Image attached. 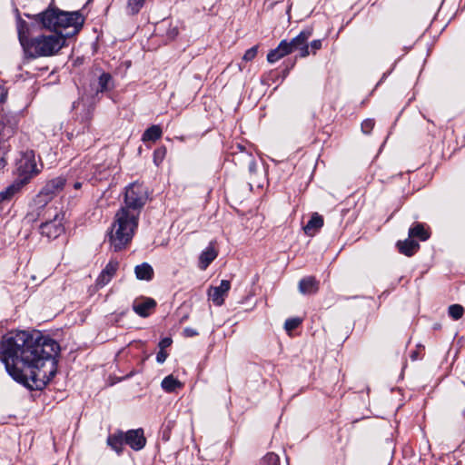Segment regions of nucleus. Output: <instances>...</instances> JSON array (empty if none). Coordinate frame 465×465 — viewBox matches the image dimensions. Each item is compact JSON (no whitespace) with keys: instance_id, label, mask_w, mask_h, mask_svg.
Returning a JSON list of instances; mask_svg holds the SVG:
<instances>
[{"instance_id":"nucleus-32","label":"nucleus","mask_w":465,"mask_h":465,"mask_svg":"<svg viewBox=\"0 0 465 465\" xmlns=\"http://www.w3.org/2000/svg\"><path fill=\"white\" fill-rule=\"evenodd\" d=\"M166 149L164 147L159 148L153 153L154 163L158 165L165 156Z\"/></svg>"},{"instance_id":"nucleus-12","label":"nucleus","mask_w":465,"mask_h":465,"mask_svg":"<svg viewBox=\"0 0 465 465\" xmlns=\"http://www.w3.org/2000/svg\"><path fill=\"white\" fill-rule=\"evenodd\" d=\"M15 13H16L15 20H16L17 36H18L19 43L24 50L26 43H29V40H31V38L33 37V36H30L31 27H30V25L26 21L22 19L18 9L15 10Z\"/></svg>"},{"instance_id":"nucleus-28","label":"nucleus","mask_w":465,"mask_h":465,"mask_svg":"<svg viewBox=\"0 0 465 465\" xmlns=\"http://www.w3.org/2000/svg\"><path fill=\"white\" fill-rule=\"evenodd\" d=\"M119 263L117 261H110L103 272H105L106 275L113 278L118 269Z\"/></svg>"},{"instance_id":"nucleus-23","label":"nucleus","mask_w":465,"mask_h":465,"mask_svg":"<svg viewBox=\"0 0 465 465\" xmlns=\"http://www.w3.org/2000/svg\"><path fill=\"white\" fill-rule=\"evenodd\" d=\"M183 387V384L180 381H178L176 378H174L173 375H169L165 377L162 381V388L166 392H173L177 389H180Z\"/></svg>"},{"instance_id":"nucleus-33","label":"nucleus","mask_w":465,"mask_h":465,"mask_svg":"<svg viewBox=\"0 0 465 465\" xmlns=\"http://www.w3.org/2000/svg\"><path fill=\"white\" fill-rule=\"evenodd\" d=\"M374 120L373 119H366L361 123V130L364 134H370L371 131L374 127Z\"/></svg>"},{"instance_id":"nucleus-4","label":"nucleus","mask_w":465,"mask_h":465,"mask_svg":"<svg viewBox=\"0 0 465 465\" xmlns=\"http://www.w3.org/2000/svg\"><path fill=\"white\" fill-rule=\"evenodd\" d=\"M64 45L65 37L62 34H41L33 36L23 51L28 59L49 57L57 54Z\"/></svg>"},{"instance_id":"nucleus-30","label":"nucleus","mask_w":465,"mask_h":465,"mask_svg":"<svg viewBox=\"0 0 465 465\" xmlns=\"http://www.w3.org/2000/svg\"><path fill=\"white\" fill-rule=\"evenodd\" d=\"M302 323V320L300 318H291L286 320L284 323V328L287 331H291L296 329Z\"/></svg>"},{"instance_id":"nucleus-27","label":"nucleus","mask_w":465,"mask_h":465,"mask_svg":"<svg viewBox=\"0 0 465 465\" xmlns=\"http://www.w3.org/2000/svg\"><path fill=\"white\" fill-rule=\"evenodd\" d=\"M464 313V309L460 304H452L449 307V315L453 320H459L462 317Z\"/></svg>"},{"instance_id":"nucleus-38","label":"nucleus","mask_w":465,"mask_h":465,"mask_svg":"<svg viewBox=\"0 0 465 465\" xmlns=\"http://www.w3.org/2000/svg\"><path fill=\"white\" fill-rule=\"evenodd\" d=\"M8 91L5 86H0V103H5L7 98Z\"/></svg>"},{"instance_id":"nucleus-5","label":"nucleus","mask_w":465,"mask_h":465,"mask_svg":"<svg viewBox=\"0 0 465 465\" xmlns=\"http://www.w3.org/2000/svg\"><path fill=\"white\" fill-rule=\"evenodd\" d=\"M44 222L40 225L41 233L49 239H55L64 232L63 221L64 213L54 205L46 206L37 213Z\"/></svg>"},{"instance_id":"nucleus-6","label":"nucleus","mask_w":465,"mask_h":465,"mask_svg":"<svg viewBox=\"0 0 465 465\" xmlns=\"http://www.w3.org/2000/svg\"><path fill=\"white\" fill-rule=\"evenodd\" d=\"M148 199L147 189L139 183H134L126 188L124 194V206L130 211H135L140 215L141 210Z\"/></svg>"},{"instance_id":"nucleus-11","label":"nucleus","mask_w":465,"mask_h":465,"mask_svg":"<svg viewBox=\"0 0 465 465\" xmlns=\"http://www.w3.org/2000/svg\"><path fill=\"white\" fill-rule=\"evenodd\" d=\"M124 442L134 450H142L146 443L143 429L128 430L124 434Z\"/></svg>"},{"instance_id":"nucleus-18","label":"nucleus","mask_w":465,"mask_h":465,"mask_svg":"<svg viewBox=\"0 0 465 465\" xmlns=\"http://www.w3.org/2000/svg\"><path fill=\"white\" fill-rule=\"evenodd\" d=\"M290 54V50H287V41L282 40L277 48L272 50L268 55L267 60L269 63H275L280 60L282 57Z\"/></svg>"},{"instance_id":"nucleus-20","label":"nucleus","mask_w":465,"mask_h":465,"mask_svg":"<svg viewBox=\"0 0 465 465\" xmlns=\"http://www.w3.org/2000/svg\"><path fill=\"white\" fill-rule=\"evenodd\" d=\"M24 185L23 182L15 179L12 184L0 192V203L11 200V198L17 193Z\"/></svg>"},{"instance_id":"nucleus-37","label":"nucleus","mask_w":465,"mask_h":465,"mask_svg":"<svg viewBox=\"0 0 465 465\" xmlns=\"http://www.w3.org/2000/svg\"><path fill=\"white\" fill-rule=\"evenodd\" d=\"M168 354L163 351L160 350L156 355V361L159 363H163L167 358Z\"/></svg>"},{"instance_id":"nucleus-9","label":"nucleus","mask_w":465,"mask_h":465,"mask_svg":"<svg viewBox=\"0 0 465 465\" xmlns=\"http://www.w3.org/2000/svg\"><path fill=\"white\" fill-rule=\"evenodd\" d=\"M312 35V28H306L302 30L296 37L291 42H287V50H290V54L293 51H299L301 57H305L310 54L309 45L307 44L308 39Z\"/></svg>"},{"instance_id":"nucleus-35","label":"nucleus","mask_w":465,"mask_h":465,"mask_svg":"<svg viewBox=\"0 0 465 465\" xmlns=\"http://www.w3.org/2000/svg\"><path fill=\"white\" fill-rule=\"evenodd\" d=\"M179 34L178 28L176 26L170 27L167 32L166 35L170 40H173Z\"/></svg>"},{"instance_id":"nucleus-40","label":"nucleus","mask_w":465,"mask_h":465,"mask_svg":"<svg viewBox=\"0 0 465 465\" xmlns=\"http://www.w3.org/2000/svg\"><path fill=\"white\" fill-rule=\"evenodd\" d=\"M311 47L313 50V53H315L317 50L321 49V47H322V41L321 40H313L311 43Z\"/></svg>"},{"instance_id":"nucleus-25","label":"nucleus","mask_w":465,"mask_h":465,"mask_svg":"<svg viewBox=\"0 0 465 465\" xmlns=\"http://www.w3.org/2000/svg\"><path fill=\"white\" fill-rule=\"evenodd\" d=\"M112 76L108 73H103L98 79L97 93H103L110 89Z\"/></svg>"},{"instance_id":"nucleus-41","label":"nucleus","mask_w":465,"mask_h":465,"mask_svg":"<svg viewBox=\"0 0 465 465\" xmlns=\"http://www.w3.org/2000/svg\"><path fill=\"white\" fill-rule=\"evenodd\" d=\"M92 114H93V108L92 107H89L83 118V120L84 121H89L91 118H92Z\"/></svg>"},{"instance_id":"nucleus-13","label":"nucleus","mask_w":465,"mask_h":465,"mask_svg":"<svg viewBox=\"0 0 465 465\" xmlns=\"http://www.w3.org/2000/svg\"><path fill=\"white\" fill-rule=\"evenodd\" d=\"M156 306V302L152 298H140L134 300L133 310L141 317L149 316L152 310Z\"/></svg>"},{"instance_id":"nucleus-7","label":"nucleus","mask_w":465,"mask_h":465,"mask_svg":"<svg viewBox=\"0 0 465 465\" xmlns=\"http://www.w3.org/2000/svg\"><path fill=\"white\" fill-rule=\"evenodd\" d=\"M15 166L16 179L23 182L24 184L28 183L31 178L39 173L33 151L22 153L20 158L16 160Z\"/></svg>"},{"instance_id":"nucleus-36","label":"nucleus","mask_w":465,"mask_h":465,"mask_svg":"<svg viewBox=\"0 0 465 465\" xmlns=\"http://www.w3.org/2000/svg\"><path fill=\"white\" fill-rule=\"evenodd\" d=\"M183 335L187 338H191V337H194V336L198 335V331L193 328L186 327L183 330Z\"/></svg>"},{"instance_id":"nucleus-16","label":"nucleus","mask_w":465,"mask_h":465,"mask_svg":"<svg viewBox=\"0 0 465 465\" xmlns=\"http://www.w3.org/2000/svg\"><path fill=\"white\" fill-rule=\"evenodd\" d=\"M319 289V283L312 276L305 277L299 282V291L302 294L315 293Z\"/></svg>"},{"instance_id":"nucleus-14","label":"nucleus","mask_w":465,"mask_h":465,"mask_svg":"<svg viewBox=\"0 0 465 465\" xmlns=\"http://www.w3.org/2000/svg\"><path fill=\"white\" fill-rule=\"evenodd\" d=\"M218 251L215 248V242H211L209 246L202 252L199 257V268L206 270L210 263L217 257Z\"/></svg>"},{"instance_id":"nucleus-17","label":"nucleus","mask_w":465,"mask_h":465,"mask_svg":"<svg viewBox=\"0 0 465 465\" xmlns=\"http://www.w3.org/2000/svg\"><path fill=\"white\" fill-rule=\"evenodd\" d=\"M322 226H323V218L317 213H314L312 215L308 223L303 227V230L307 235L312 236Z\"/></svg>"},{"instance_id":"nucleus-19","label":"nucleus","mask_w":465,"mask_h":465,"mask_svg":"<svg viewBox=\"0 0 465 465\" xmlns=\"http://www.w3.org/2000/svg\"><path fill=\"white\" fill-rule=\"evenodd\" d=\"M134 273L138 280L151 281L154 272L153 267L149 263L143 262L142 264L135 266Z\"/></svg>"},{"instance_id":"nucleus-31","label":"nucleus","mask_w":465,"mask_h":465,"mask_svg":"<svg viewBox=\"0 0 465 465\" xmlns=\"http://www.w3.org/2000/svg\"><path fill=\"white\" fill-rule=\"evenodd\" d=\"M257 53H258V45H254L245 52V54L242 56V60L245 62L252 61L257 55Z\"/></svg>"},{"instance_id":"nucleus-24","label":"nucleus","mask_w":465,"mask_h":465,"mask_svg":"<svg viewBox=\"0 0 465 465\" xmlns=\"http://www.w3.org/2000/svg\"><path fill=\"white\" fill-rule=\"evenodd\" d=\"M162 129L159 125H152L148 129L145 130V132L143 134L142 140L143 142H154L161 138L162 136Z\"/></svg>"},{"instance_id":"nucleus-43","label":"nucleus","mask_w":465,"mask_h":465,"mask_svg":"<svg viewBox=\"0 0 465 465\" xmlns=\"http://www.w3.org/2000/svg\"><path fill=\"white\" fill-rule=\"evenodd\" d=\"M80 104H81V102H80V101H78V102H76V103H74V108H78V107H79V105H80Z\"/></svg>"},{"instance_id":"nucleus-15","label":"nucleus","mask_w":465,"mask_h":465,"mask_svg":"<svg viewBox=\"0 0 465 465\" xmlns=\"http://www.w3.org/2000/svg\"><path fill=\"white\" fill-rule=\"evenodd\" d=\"M399 252L406 256H412L420 248V244L414 239H406L397 242Z\"/></svg>"},{"instance_id":"nucleus-26","label":"nucleus","mask_w":465,"mask_h":465,"mask_svg":"<svg viewBox=\"0 0 465 465\" xmlns=\"http://www.w3.org/2000/svg\"><path fill=\"white\" fill-rule=\"evenodd\" d=\"M145 0H128L127 11L130 15H136L143 7Z\"/></svg>"},{"instance_id":"nucleus-42","label":"nucleus","mask_w":465,"mask_h":465,"mask_svg":"<svg viewBox=\"0 0 465 465\" xmlns=\"http://www.w3.org/2000/svg\"><path fill=\"white\" fill-rule=\"evenodd\" d=\"M81 187H82V183H80V182H75V183H74V189L78 190V189H80Z\"/></svg>"},{"instance_id":"nucleus-10","label":"nucleus","mask_w":465,"mask_h":465,"mask_svg":"<svg viewBox=\"0 0 465 465\" xmlns=\"http://www.w3.org/2000/svg\"><path fill=\"white\" fill-rule=\"evenodd\" d=\"M231 288V282L227 280H222L219 286L211 287L208 291L209 299L217 306L224 302V298Z\"/></svg>"},{"instance_id":"nucleus-3","label":"nucleus","mask_w":465,"mask_h":465,"mask_svg":"<svg viewBox=\"0 0 465 465\" xmlns=\"http://www.w3.org/2000/svg\"><path fill=\"white\" fill-rule=\"evenodd\" d=\"M138 219L137 213L127 208H120L115 213L109 232V242L114 252L122 251L131 242L138 226Z\"/></svg>"},{"instance_id":"nucleus-21","label":"nucleus","mask_w":465,"mask_h":465,"mask_svg":"<svg viewBox=\"0 0 465 465\" xmlns=\"http://www.w3.org/2000/svg\"><path fill=\"white\" fill-rule=\"evenodd\" d=\"M409 237L411 239L418 238L420 241H426L430 237L429 232L424 228L422 223H414L409 230Z\"/></svg>"},{"instance_id":"nucleus-39","label":"nucleus","mask_w":465,"mask_h":465,"mask_svg":"<svg viewBox=\"0 0 465 465\" xmlns=\"http://www.w3.org/2000/svg\"><path fill=\"white\" fill-rule=\"evenodd\" d=\"M171 344H172V340L170 338H164L160 341L159 346H160L161 350H164L165 348L169 347Z\"/></svg>"},{"instance_id":"nucleus-8","label":"nucleus","mask_w":465,"mask_h":465,"mask_svg":"<svg viewBox=\"0 0 465 465\" xmlns=\"http://www.w3.org/2000/svg\"><path fill=\"white\" fill-rule=\"evenodd\" d=\"M64 184L65 179L63 177H56L47 182L35 199V203L39 206V209L42 210L48 206V200L59 193Z\"/></svg>"},{"instance_id":"nucleus-1","label":"nucleus","mask_w":465,"mask_h":465,"mask_svg":"<svg viewBox=\"0 0 465 465\" xmlns=\"http://www.w3.org/2000/svg\"><path fill=\"white\" fill-rule=\"evenodd\" d=\"M2 361L9 375L30 390H42L56 373L59 344L39 332L11 331L0 342Z\"/></svg>"},{"instance_id":"nucleus-34","label":"nucleus","mask_w":465,"mask_h":465,"mask_svg":"<svg viewBox=\"0 0 465 465\" xmlns=\"http://www.w3.org/2000/svg\"><path fill=\"white\" fill-rule=\"evenodd\" d=\"M111 279H112L111 277L106 275L105 272L102 271V272L100 273V275L98 276V278L96 280V285L98 287H103V286L106 285L111 281Z\"/></svg>"},{"instance_id":"nucleus-29","label":"nucleus","mask_w":465,"mask_h":465,"mask_svg":"<svg viewBox=\"0 0 465 465\" xmlns=\"http://www.w3.org/2000/svg\"><path fill=\"white\" fill-rule=\"evenodd\" d=\"M262 460L266 465H280L279 456L273 452L267 453Z\"/></svg>"},{"instance_id":"nucleus-22","label":"nucleus","mask_w":465,"mask_h":465,"mask_svg":"<svg viewBox=\"0 0 465 465\" xmlns=\"http://www.w3.org/2000/svg\"><path fill=\"white\" fill-rule=\"evenodd\" d=\"M124 442V434L119 431L108 437V445L114 450L117 453H121L123 450V444Z\"/></svg>"},{"instance_id":"nucleus-2","label":"nucleus","mask_w":465,"mask_h":465,"mask_svg":"<svg viewBox=\"0 0 465 465\" xmlns=\"http://www.w3.org/2000/svg\"><path fill=\"white\" fill-rule=\"evenodd\" d=\"M24 15L40 24L42 28L62 34L65 38L78 34L84 23V17L79 11L66 12L56 7H49L36 15Z\"/></svg>"}]
</instances>
